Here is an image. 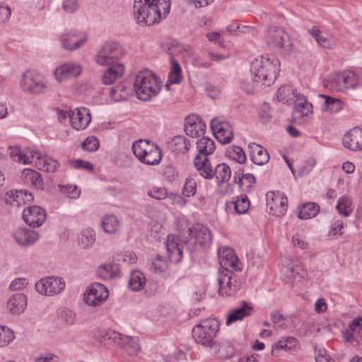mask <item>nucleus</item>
Instances as JSON below:
<instances>
[{"label": "nucleus", "instance_id": "1", "mask_svg": "<svg viewBox=\"0 0 362 362\" xmlns=\"http://www.w3.org/2000/svg\"><path fill=\"white\" fill-rule=\"evenodd\" d=\"M134 14L137 23L151 26L170 13V0H134Z\"/></svg>", "mask_w": 362, "mask_h": 362}, {"label": "nucleus", "instance_id": "2", "mask_svg": "<svg viewBox=\"0 0 362 362\" xmlns=\"http://www.w3.org/2000/svg\"><path fill=\"white\" fill-rule=\"evenodd\" d=\"M280 62L267 54L254 59L251 64V73L254 82L266 86L274 83L279 72Z\"/></svg>", "mask_w": 362, "mask_h": 362}, {"label": "nucleus", "instance_id": "3", "mask_svg": "<svg viewBox=\"0 0 362 362\" xmlns=\"http://www.w3.org/2000/svg\"><path fill=\"white\" fill-rule=\"evenodd\" d=\"M134 88L140 100L148 101L160 92L161 81L149 69L140 71L134 81Z\"/></svg>", "mask_w": 362, "mask_h": 362}, {"label": "nucleus", "instance_id": "4", "mask_svg": "<svg viewBox=\"0 0 362 362\" xmlns=\"http://www.w3.org/2000/svg\"><path fill=\"white\" fill-rule=\"evenodd\" d=\"M132 148L136 158L144 164L156 165L161 161L163 154L160 148L150 140L135 141Z\"/></svg>", "mask_w": 362, "mask_h": 362}, {"label": "nucleus", "instance_id": "5", "mask_svg": "<svg viewBox=\"0 0 362 362\" xmlns=\"http://www.w3.org/2000/svg\"><path fill=\"white\" fill-rule=\"evenodd\" d=\"M194 165L199 172L200 175L204 178L211 180L216 176L217 183L219 185L228 182L231 177V170L228 165L226 163L218 164L214 170L206 157L204 158L203 160H200L199 156H196L194 160Z\"/></svg>", "mask_w": 362, "mask_h": 362}, {"label": "nucleus", "instance_id": "6", "mask_svg": "<svg viewBox=\"0 0 362 362\" xmlns=\"http://www.w3.org/2000/svg\"><path fill=\"white\" fill-rule=\"evenodd\" d=\"M219 330V322L215 318H207L200 321L192 329V337L197 344L205 347H212L215 337Z\"/></svg>", "mask_w": 362, "mask_h": 362}, {"label": "nucleus", "instance_id": "7", "mask_svg": "<svg viewBox=\"0 0 362 362\" xmlns=\"http://www.w3.org/2000/svg\"><path fill=\"white\" fill-rule=\"evenodd\" d=\"M188 237L184 240L186 249L190 252L195 250L197 245L202 247H209L211 243V235L209 229L202 225L196 224L188 228Z\"/></svg>", "mask_w": 362, "mask_h": 362}, {"label": "nucleus", "instance_id": "8", "mask_svg": "<svg viewBox=\"0 0 362 362\" xmlns=\"http://www.w3.org/2000/svg\"><path fill=\"white\" fill-rule=\"evenodd\" d=\"M20 87L23 92L31 95L44 93L47 89L45 79L37 72L31 70H28L22 74Z\"/></svg>", "mask_w": 362, "mask_h": 362}, {"label": "nucleus", "instance_id": "9", "mask_svg": "<svg viewBox=\"0 0 362 362\" xmlns=\"http://www.w3.org/2000/svg\"><path fill=\"white\" fill-rule=\"evenodd\" d=\"M218 294L221 296H232L240 288L241 283L232 270L220 269L218 276Z\"/></svg>", "mask_w": 362, "mask_h": 362}, {"label": "nucleus", "instance_id": "10", "mask_svg": "<svg viewBox=\"0 0 362 362\" xmlns=\"http://www.w3.org/2000/svg\"><path fill=\"white\" fill-rule=\"evenodd\" d=\"M64 288L65 281L59 276L43 278L35 284L36 291L40 294L47 296L57 295Z\"/></svg>", "mask_w": 362, "mask_h": 362}, {"label": "nucleus", "instance_id": "11", "mask_svg": "<svg viewBox=\"0 0 362 362\" xmlns=\"http://www.w3.org/2000/svg\"><path fill=\"white\" fill-rule=\"evenodd\" d=\"M107 288L100 283L92 284L84 294V300L90 306H98L108 298Z\"/></svg>", "mask_w": 362, "mask_h": 362}, {"label": "nucleus", "instance_id": "12", "mask_svg": "<svg viewBox=\"0 0 362 362\" xmlns=\"http://www.w3.org/2000/svg\"><path fill=\"white\" fill-rule=\"evenodd\" d=\"M211 129L216 139L222 144H226L233 138V130L231 124L226 121L214 118L210 122Z\"/></svg>", "mask_w": 362, "mask_h": 362}, {"label": "nucleus", "instance_id": "13", "mask_svg": "<svg viewBox=\"0 0 362 362\" xmlns=\"http://www.w3.org/2000/svg\"><path fill=\"white\" fill-rule=\"evenodd\" d=\"M267 206L270 214L281 216L287 211L288 199L285 194L279 191L267 194Z\"/></svg>", "mask_w": 362, "mask_h": 362}, {"label": "nucleus", "instance_id": "14", "mask_svg": "<svg viewBox=\"0 0 362 362\" xmlns=\"http://www.w3.org/2000/svg\"><path fill=\"white\" fill-rule=\"evenodd\" d=\"M62 113L64 117L68 114L72 127L76 130L85 129L91 121L90 113L86 107L76 108L73 111H65Z\"/></svg>", "mask_w": 362, "mask_h": 362}, {"label": "nucleus", "instance_id": "15", "mask_svg": "<svg viewBox=\"0 0 362 362\" xmlns=\"http://www.w3.org/2000/svg\"><path fill=\"white\" fill-rule=\"evenodd\" d=\"M254 313L255 310L252 303L242 300L235 308L228 311L226 323L229 325L237 321H241Z\"/></svg>", "mask_w": 362, "mask_h": 362}, {"label": "nucleus", "instance_id": "16", "mask_svg": "<svg viewBox=\"0 0 362 362\" xmlns=\"http://www.w3.org/2000/svg\"><path fill=\"white\" fill-rule=\"evenodd\" d=\"M22 216L25 222L30 227H39L46 219L45 211L38 206H28L23 211Z\"/></svg>", "mask_w": 362, "mask_h": 362}, {"label": "nucleus", "instance_id": "17", "mask_svg": "<svg viewBox=\"0 0 362 362\" xmlns=\"http://www.w3.org/2000/svg\"><path fill=\"white\" fill-rule=\"evenodd\" d=\"M218 255L221 269L240 271L241 269L238 265V258L235 256L232 248L228 247L220 248L218 251Z\"/></svg>", "mask_w": 362, "mask_h": 362}, {"label": "nucleus", "instance_id": "18", "mask_svg": "<svg viewBox=\"0 0 362 362\" xmlns=\"http://www.w3.org/2000/svg\"><path fill=\"white\" fill-rule=\"evenodd\" d=\"M82 73L81 65L74 63H65L57 67L54 71L55 78L62 82L72 78H76Z\"/></svg>", "mask_w": 362, "mask_h": 362}, {"label": "nucleus", "instance_id": "19", "mask_svg": "<svg viewBox=\"0 0 362 362\" xmlns=\"http://www.w3.org/2000/svg\"><path fill=\"white\" fill-rule=\"evenodd\" d=\"M206 124L197 115H191L185 118V132L187 135L197 138L205 134Z\"/></svg>", "mask_w": 362, "mask_h": 362}, {"label": "nucleus", "instance_id": "20", "mask_svg": "<svg viewBox=\"0 0 362 362\" xmlns=\"http://www.w3.org/2000/svg\"><path fill=\"white\" fill-rule=\"evenodd\" d=\"M343 144L351 151H362V127H354L345 134Z\"/></svg>", "mask_w": 362, "mask_h": 362}, {"label": "nucleus", "instance_id": "21", "mask_svg": "<svg viewBox=\"0 0 362 362\" xmlns=\"http://www.w3.org/2000/svg\"><path fill=\"white\" fill-rule=\"evenodd\" d=\"M295 100V105L293 107V117L295 119L298 117H303L312 114L313 105L307 101L305 95H301L296 90H292Z\"/></svg>", "mask_w": 362, "mask_h": 362}, {"label": "nucleus", "instance_id": "22", "mask_svg": "<svg viewBox=\"0 0 362 362\" xmlns=\"http://www.w3.org/2000/svg\"><path fill=\"white\" fill-rule=\"evenodd\" d=\"M120 51L117 47H103L95 57V62L100 66L115 64V60L119 57Z\"/></svg>", "mask_w": 362, "mask_h": 362}, {"label": "nucleus", "instance_id": "23", "mask_svg": "<svg viewBox=\"0 0 362 362\" xmlns=\"http://www.w3.org/2000/svg\"><path fill=\"white\" fill-rule=\"evenodd\" d=\"M13 235L16 243L23 247L30 246L39 238L38 234L35 231L25 228H18Z\"/></svg>", "mask_w": 362, "mask_h": 362}, {"label": "nucleus", "instance_id": "24", "mask_svg": "<svg viewBox=\"0 0 362 362\" xmlns=\"http://www.w3.org/2000/svg\"><path fill=\"white\" fill-rule=\"evenodd\" d=\"M267 41L268 45H284L288 43V45H292L288 34L284 30L275 26L269 28Z\"/></svg>", "mask_w": 362, "mask_h": 362}, {"label": "nucleus", "instance_id": "25", "mask_svg": "<svg viewBox=\"0 0 362 362\" xmlns=\"http://www.w3.org/2000/svg\"><path fill=\"white\" fill-rule=\"evenodd\" d=\"M165 245L169 259L172 262H179L182 257L185 244L180 245L174 235H169L166 238Z\"/></svg>", "mask_w": 362, "mask_h": 362}, {"label": "nucleus", "instance_id": "26", "mask_svg": "<svg viewBox=\"0 0 362 362\" xmlns=\"http://www.w3.org/2000/svg\"><path fill=\"white\" fill-rule=\"evenodd\" d=\"M250 160L256 165H262L269 160V156L266 148L255 143L248 145Z\"/></svg>", "mask_w": 362, "mask_h": 362}, {"label": "nucleus", "instance_id": "27", "mask_svg": "<svg viewBox=\"0 0 362 362\" xmlns=\"http://www.w3.org/2000/svg\"><path fill=\"white\" fill-rule=\"evenodd\" d=\"M27 306V298L21 293L11 296L7 302V308L12 314L19 315Z\"/></svg>", "mask_w": 362, "mask_h": 362}, {"label": "nucleus", "instance_id": "28", "mask_svg": "<svg viewBox=\"0 0 362 362\" xmlns=\"http://www.w3.org/2000/svg\"><path fill=\"white\" fill-rule=\"evenodd\" d=\"M122 334L113 330H98L95 334V338L99 343L103 344H115L119 346Z\"/></svg>", "mask_w": 362, "mask_h": 362}, {"label": "nucleus", "instance_id": "29", "mask_svg": "<svg viewBox=\"0 0 362 362\" xmlns=\"http://www.w3.org/2000/svg\"><path fill=\"white\" fill-rule=\"evenodd\" d=\"M319 97L324 99V102L321 104L322 112L336 113L343 109L344 103L341 100L323 94L319 95Z\"/></svg>", "mask_w": 362, "mask_h": 362}, {"label": "nucleus", "instance_id": "30", "mask_svg": "<svg viewBox=\"0 0 362 362\" xmlns=\"http://www.w3.org/2000/svg\"><path fill=\"white\" fill-rule=\"evenodd\" d=\"M35 165L39 170L48 173H54L59 166L57 160L42 154L41 156H37Z\"/></svg>", "mask_w": 362, "mask_h": 362}, {"label": "nucleus", "instance_id": "31", "mask_svg": "<svg viewBox=\"0 0 362 362\" xmlns=\"http://www.w3.org/2000/svg\"><path fill=\"white\" fill-rule=\"evenodd\" d=\"M119 346L124 349L130 356L137 354L141 349L138 337H129L123 334Z\"/></svg>", "mask_w": 362, "mask_h": 362}, {"label": "nucleus", "instance_id": "32", "mask_svg": "<svg viewBox=\"0 0 362 362\" xmlns=\"http://www.w3.org/2000/svg\"><path fill=\"white\" fill-rule=\"evenodd\" d=\"M197 148L199 153L196 156H199L200 160H203L204 158L214 153L216 146L212 139L203 136L197 142Z\"/></svg>", "mask_w": 362, "mask_h": 362}, {"label": "nucleus", "instance_id": "33", "mask_svg": "<svg viewBox=\"0 0 362 362\" xmlns=\"http://www.w3.org/2000/svg\"><path fill=\"white\" fill-rule=\"evenodd\" d=\"M124 66L122 64H115L110 66L104 73L103 81L105 84H111L116 79L121 77L124 73Z\"/></svg>", "mask_w": 362, "mask_h": 362}, {"label": "nucleus", "instance_id": "34", "mask_svg": "<svg viewBox=\"0 0 362 362\" xmlns=\"http://www.w3.org/2000/svg\"><path fill=\"white\" fill-rule=\"evenodd\" d=\"M320 206L315 202H307L301 205L298 212L300 219H309L317 215Z\"/></svg>", "mask_w": 362, "mask_h": 362}, {"label": "nucleus", "instance_id": "35", "mask_svg": "<svg viewBox=\"0 0 362 362\" xmlns=\"http://www.w3.org/2000/svg\"><path fill=\"white\" fill-rule=\"evenodd\" d=\"M234 179L235 181H237V184L240 188L245 186V188L247 190L253 187L256 181L255 177L252 174H244L243 170L240 169L239 171L234 173Z\"/></svg>", "mask_w": 362, "mask_h": 362}, {"label": "nucleus", "instance_id": "36", "mask_svg": "<svg viewBox=\"0 0 362 362\" xmlns=\"http://www.w3.org/2000/svg\"><path fill=\"white\" fill-rule=\"evenodd\" d=\"M182 79L181 67L177 61L173 59L171 62V69L168 74V83L165 85L166 88L170 90L171 84H178L181 82Z\"/></svg>", "mask_w": 362, "mask_h": 362}, {"label": "nucleus", "instance_id": "37", "mask_svg": "<svg viewBox=\"0 0 362 362\" xmlns=\"http://www.w3.org/2000/svg\"><path fill=\"white\" fill-rule=\"evenodd\" d=\"M87 35H84L77 37L75 33H68L61 35L60 41L62 45H82L87 42Z\"/></svg>", "mask_w": 362, "mask_h": 362}, {"label": "nucleus", "instance_id": "38", "mask_svg": "<svg viewBox=\"0 0 362 362\" xmlns=\"http://www.w3.org/2000/svg\"><path fill=\"white\" fill-rule=\"evenodd\" d=\"M146 283L144 274L139 271H134L132 272L129 280V286L134 291H139L144 288Z\"/></svg>", "mask_w": 362, "mask_h": 362}, {"label": "nucleus", "instance_id": "39", "mask_svg": "<svg viewBox=\"0 0 362 362\" xmlns=\"http://www.w3.org/2000/svg\"><path fill=\"white\" fill-rule=\"evenodd\" d=\"M339 73V80L341 81L344 90L354 88L358 84V77L354 71H344Z\"/></svg>", "mask_w": 362, "mask_h": 362}, {"label": "nucleus", "instance_id": "40", "mask_svg": "<svg viewBox=\"0 0 362 362\" xmlns=\"http://www.w3.org/2000/svg\"><path fill=\"white\" fill-rule=\"evenodd\" d=\"M23 175L27 182H30L37 189H43L44 182L41 175L35 170L25 169Z\"/></svg>", "mask_w": 362, "mask_h": 362}, {"label": "nucleus", "instance_id": "41", "mask_svg": "<svg viewBox=\"0 0 362 362\" xmlns=\"http://www.w3.org/2000/svg\"><path fill=\"white\" fill-rule=\"evenodd\" d=\"M170 146L172 151L182 153H187L190 147L189 141L182 136H174Z\"/></svg>", "mask_w": 362, "mask_h": 362}, {"label": "nucleus", "instance_id": "42", "mask_svg": "<svg viewBox=\"0 0 362 362\" xmlns=\"http://www.w3.org/2000/svg\"><path fill=\"white\" fill-rule=\"evenodd\" d=\"M101 226L107 233H114L119 229V221L114 215H107L101 221Z\"/></svg>", "mask_w": 362, "mask_h": 362}, {"label": "nucleus", "instance_id": "43", "mask_svg": "<svg viewBox=\"0 0 362 362\" xmlns=\"http://www.w3.org/2000/svg\"><path fill=\"white\" fill-rule=\"evenodd\" d=\"M324 85L327 89L333 92H342L344 90L341 81L339 80V73L329 75L325 81Z\"/></svg>", "mask_w": 362, "mask_h": 362}, {"label": "nucleus", "instance_id": "44", "mask_svg": "<svg viewBox=\"0 0 362 362\" xmlns=\"http://www.w3.org/2000/svg\"><path fill=\"white\" fill-rule=\"evenodd\" d=\"M226 155L238 163H244L246 161V155L243 149L238 146H228L226 151Z\"/></svg>", "mask_w": 362, "mask_h": 362}, {"label": "nucleus", "instance_id": "45", "mask_svg": "<svg viewBox=\"0 0 362 362\" xmlns=\"http://www.w3.org/2000/svg\"><path fill=\"white\" fill-rule=\"evenodd\" d=\"M78 241L80 245L84 248L91 247L95 241V233L94 230L90 228L83 230Z\"/></svg>", "mask_w": 362, "mask_h": 362}, {"label": "nucleus", "instance_id": "46", "mask_svg": "<svg viewBox=\"0 0 362 362\" xmlns=\"http://www.w3.org/2000/svg\"><path fill=\"white\" fill-rule=\"evenodd\" d=\"M118 272L117 265L115 264H105L98 267L97 274L98 276L108 279L116 276Z\"/></svg>", "mask_w": 362, "mask_h": 362}, {"label": "nucleus", "instance_id": "47", "mask_svg": "<svg viewBox=\"0 0 362 362\" xmlns=\"http://www.w3.org/2000/svg\"><path fill=\"white\" fill-rule=\"evenodd\" d=\"M300 267L299 266L286 265L282 268V273L285 277L291 281H300L303 276L300 274Z\"/></svg>", "mask_w": 362, "mask_h": 362}, {"label": "nucleus", "instance_id": "48", "mask_svg": "<svg viewBox=\"0 0 362 362\" xmlns=\"http://www.w3.org/2000/svg\"><path fill=\"white\" fill-rule=\"evenodd\" d=\"M110 94L111 98L117 102L126 100L129 96V92L124 84L120 83L110 88Z\"/></svg>", "mask_w": 362, "mask_h": 362}, {"label": "nucleus", "instance_id": "49", "mask_svg": "<svg viewBox=\"0 0 362 362\" xmlns=\"http://www.w3.org/2000/svg\"><path fill=\"white\" fill-rule=\"evenodd\" d=\"M310 35L315 39L316 42L322 45V43H333L332 36L322 33L317 27H313L308 30Z\"/></svg>", "mask_w": 362, "mask_h": 362}, {"label": "nucleus", "instance_id": "50", "mask_svg": "<svg viewBox=\"0 0 362 362\" xmlns=\"http://www.w3.org/2000/svg\"><path fill=\"white\" fill-rule=\"evenodd\" d=\"M13 331L6 327L0 326V346H5L10 344L14 339Z\"/></svg>", "mask_w": 362, "mask_h": 362}, {"label": "nucleus", "instance_id": "51", "mask_svg": "<svg viewBox=\"0 0 362 362\" xmlns=\"http://www.w3.org/2000/svg\"><path fill=\"white\" fill-rule=\"evenodd\" d=\"M235 211L238 214H245L250 208V200L247 196L238 198L234 202Z\"/></svg>", "mask_w": 362, "mask_h": 362}, {"label": "nucleus", "instance_id": "52", "mask_svg": "<svg viewBox=\"0 0 362 362\" xmlns=\"http://www.w3.org/2000/svg\"><path fill=\"white\" fill-rule=\"evenodd\" d=\"M351 206V201L346 197H342L339 199L336 209L339 214L348 216L352 211Z\"/></svg>", "mask_w": 362, "mask_h": 362}, {"label": "nucleus", "instance_id": "53", "mask_svg": "<svg viewBox=\"0 0 362 362\" xmlns=\"http://www.w3.org/2000/svg\"><path fill=\"white\" fill-rule=\"evenodd\" d=\"M23 198V192L20 190H11L6 194L5 202L10 205L18 206Z\"/></svg>", "mask_w": 362, "mask_h": 362}, {"label": "nucleus", "instance_id": "54", "mask_svg": "<svg viewBox=\"0 0 362 362\" xmlns=\"http://www.w3.org/2000/svg\"><path fill=\"white\" fill-rule=\"evenodd\" d=\"M37 156H41V153L37 151L30 148H26L23 151L21 163L23 164L35 163Z\"/></svg>", "mask_w": 362, "mask_h": 362}, {"label": "nucleus", "instance_id": "55", "mask_svg": "<svg viewBox=\"0 0 362 362\" xmlns=\"http://www.w3.org/2000/svg\"><path fill=\"white\" fill-rule=\"evenodd\" d=\"M218 353L223 357H230L234 354V348L228 340H223L218 344Z\"/></svg>", "mask_w": 362, "mask_h": 362}, {"label": "nucleus", "instance_id": "56", "mask_svg": "<svg viewBox=\"0 0 362 362\" xmlns=\"http://www.w3.org/2000/svg\"><path fill=\"white\" fill-rule=\"evenodd\" d=\"M197 192V182L192 178H187L182 189L184 196L189 197L194 196Z\"/></svg>", "mask_w": 362, "mask_h": 362}, {"label": "nucleus", "instance_id": "57", "mask_svg": "<svg viewBox=\"0 0 362 362\" xmlns=\"http://www.w3.org/2000/svg\"><path fill=\"white\" fill-rule=\"evenodd\" d=\"M99 146V141L95 136H89L82 143V148L83 150L89 152L97 151Z\"/></svg>", "mask_w": 362, "mask_h": 362}, {"label": "nucleus", "instance_id": "58", "mask_svg": "<svg viewBox=\"0 0 362 362\" xmlns=\"http://www.w3.org/2000/svg\"><path fill=\"white\" fill-rule=\"evenodd\" d=\"M59 316L61 319L69 325L74 324L76 320V314L68 308H64L60 311Z\"/></svg>", "mask_w": 362, "mask_h": 362}, {"label": "nucleus", "instance_id": "59", "mask_svg": "<svg viewBox=\"0 0 362 362\" xmlns=\"http://www.w3.org/2000/svg\"><path fill=\"white\" fill-rule=\"evenodd\" d=\"M148 195L157 200H163L167 197V191L162 187H153L147 192Z\"/></svg>", "mask_w": 362, "mask_h": 362}, {"label": "nucleus", "instance_id": "60", "mask_svg": "<svg viewBox=\"0 0 362 362\" xmlns=\"http://www.w3.org/2000/svg\"><path fill=\"white\" fill-rule=\"evenodd\" d=\"M62 193L66 194L71 198H78L80 195V191L76 185H62L59 186Z\"/></svg>", "mask_w": 362, "mask_h": 362}, {"label": "nucleus", "instance_id": "61", "mask_svg": "<svg viewBox=\"0 0 362 362\" xmlns=\"http://www.w3.org/2000/svg\"><path fill=\"white\" fill-rule=\"evenodd\" d=\"M272 320L276 329L283 327L285 325V317L277 311H274L272 313Z\"/></svg>", "mask_w": 362, "mask_h": 362}, {"label": "nucleus", "instance_id": "62", "mask_svg": "<svg viewBox=\"0 0 362 362\" xmlns=\"http://www.w3.org/2000/svg\"><path fill=\"white\" fill-rule=\"evenodd\" d=\"M291 92V90L288 87L281 86L278 89V90L276 92V99L279 102H283V103L287 102L288 101L287 98H288V96L290 95Z\"/></svg>", "mask_w": 362, "mask_h": 362}, {"label": "nucleus", "instance_id": "63", "mask_svg": "<svg viewBox=\"0 0 362 362\" xmlns=\"http://www.w3.org/2000/svg\"><path fill=\"white\" fill-rule=\"evenodd\" d=\"M28 284V281L25 278H18L14 279L10 284V288L12 291H18L23 289Z\"/></svg>", "mask_w": 362, "mask_h": 362}, {"label": "nucleus", "instance_id": "64", "mask_svg": "<svg viewBox=\"0 0 362 362\" xmlns=\"http://www.w3.org/2000/svg\"><path fill=\"white\" fill-rule=\"evenodd\" d=\"M62 6L64 10L69 13H73L77 11L78 4L77 0H64Z\"/></svg>", "mask_w": 362, "mask_h": 362}]
</instances>
